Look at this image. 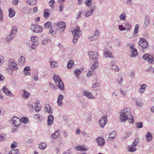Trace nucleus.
I'll return each instance as SVG.
<instances>
[{
	"mask_svg": "<svg viewBox=\"0 0 154 154\" xmlns=\"http://www.w3.org/2000/svg\"><path fill=\"white\" fill-rule=\"evenodd\" d=\"M88 54L90 58L94 60V63L91 66V68L92 69H94L97 68L98 65V63L97 59L99 58L98 54L96 51H90L89 52Z\"/></svg>",
	"mask_w": 154,
	"mask_h": 154,
	"instance_id": "nucleus-1",
	"label": "nucleus"
},
{
	"mask_svg": "<svg viewBox=\"0 0 154 154\" xmlns=\"http://www.w3.org/2000/svg\"><path fill=\"white\" fill-rule=\"evenodd\" d=\"M53 79L56 85L59 89L63 91L64 89V85L60 78L59 75H54Z\"/></svg>",
	"mask_w": 154,
	"mask_h": 154,
	"instance_id": "nucleus-2",
	"label": "nucleus"
},
{
	"mask_svg": "<svg viewBox=\"0 0 154 154\" xmlns=\"http://www.w3.org/2000/svg\"><path fill=\"white\" fill-rule=\"evenodd\" d=\"M72 32V34L74 35L73 42V43H75L78 41L80 36L82 35V31L80 30L79 27L76 26L75 29H74Z\"/></svg>",
	"mask_w": 154,
	"mask_h": 154,
	"instance_id": "nucleus-3",
	"label": "nucleus"
},
{
	"mask_svg": "<svg viewBox=\"0 0 154 154\" xmlns=\"http://www.w3.org/2000/svg\"><path fill=\"white\" fill-rule=\"evenodd\" d=\"M17 31V28L16 26L13 27L9 35L7 37L6 40L7 42H9L13 39L15 37V35Z\"/></svg>",
	"mask_w": 154,
	"mask_h": 154,
	"instance_id": "nucleus-4",
	"label": "nucleus"
},
{
	"mask_svg": "<svg viewBox=\"0 0 154 154\" xmlns=\"http://www.w3.org/2000/svg\"><path fill=\"white\" fill-rule=\"evenodd\" d=\"M30 29L34 32L41 33L43 30V27L37 24H33L30 27Z\"/></svg>",
	"mask_w": 154,
	"mask_h": 154,
	"instance_id": "nucleus-5",
	"label": "nucleus"
},
{
	"mask_svg": "<svg viewBox=\"0 0 154 154\" xmlns=\"http://www.w3.org/2000/svg\"><path fill=\"white\" fill-rule=\"evenodd\" d=\"M11 123L14 127H17L21 124V121L20 119L14 116L11 118Z\"/></svg>",
	"mask_w": 154,
	"mask_h": 154,
	"instance_id": "nucleus-6",
	"label": "nucleus"
},
{
	"mask_svg": "<svg viewBox=\"0 0 154 154\" xmlns=\"http://www.w3.org/2000/svg\"><path fill=\"white\" fill-rule=\"evenodd\" d=\"M8 66L9 67L12 68V69H18L17 65L15 63V61L13 59H10L9 60Z\"/></svg>",
	"mask_w": 154,
	"mask_h": 154,
	"instance_id": "nucleus-7",
	"label": "nucleus"
},
{
	"mask_svg": "<svg viewBox=\"0 0 154 154\" xmlns=\"http://www.w3.org/2000/svg\"><path fill=\"white\" fill-rule=\"evenodd\" d=\"M109 67L110 68L116 71H119V68L116 64L115 62L112 61L109 63Z\"/></svg>",
	"mask_w": 154,
	"mask_h": 154,
	"instance_id": "nucleus-8",
	"label": "nucleus"
},
{
	"mask_svg": "<svg viewBox=\"0 0 154 154\" xmlns=\"http://www.w3.org/2000/svg\"><path fill=\"white\" fill-rule=\"evenodd\" d=\"M116 133L115 131H113L109 135L108 138L107 140L109 143H110L111 142L113 141L116 137Z\"/></svg>",
	"mask_w": 154,
	"mask_h": 154,
	"instance_id": "nucleus-9",
	"label": "nucleus"
},
{
	"mask_svg": "<svg viewBox=\"0 0 154 154\" xmlns=\"http://www.w3.org/2000/svg\"><path fill=\"white\" fill-rule=\"evenodd\" d=\"M2 90L5 93L6 95L11 97H13L14 96V95L5 86H4L3 87Z\"/></svg>",
	"mask_w": 154,
	"mask_h": 154,
	"instance_id": "nucleus-10",
	"label": "nucleus"
},
{
	"mask_svg": "<svg viewBox=\"0 0 154 154\" xmlns=\"http://www.w3.org/2000/svg\"><path fill=\"white\" fill-rule=\"evenodd\" d=\"M121 112L124 113V115H126L128 117H130L131 115V109L129 108H124Z\"/></svg>",
	"mask_w": 154,
	"mask_h": 154,
	"instance_id": "nucleus-11",
	"label": "nucleus"
},
{
	"mask_svg": "<svg viewBox=\"0 0 154 154\" xmlns=\"http://www.w3.org/2000/svg\"><path fill=\"white\" fill-rule=\"evenodd\" d=\"M99 36V31L98 30H97L95 32L94 35L89 36L88 37L89 38H91V40H94L97 39Z\"/></svg>",
	"mask_w": 154,
	"mask_h": 154,
	"instance_id": "nucleus-12",
	"label": "nucleus"
},
{
	"mask_svg": "<svg viewBox=\"0 0 154 154\" xmlns=\"http://www.w3.org/2000/svg\"><path fill=\"white\" fill-rule=\"evenodd\" d=\"M138 44L142 48L143 52H145L146 50L149 49V45L148 44V43H140V44Z\"/></svg>",
	"mask_w": 154,
	"mask_h": 154,
	"instance_id": "nucleus-13",
	"label": "nucleus"
},
{
	"mask_svg": "<svg viewBox=\"0 0 154 154\" xmlns=\"http://www.w3.org/2000/svg\"><path fill=\"white\" fill-rule=\"evenodd\" d=\"M106 118L105 116L102 117L99 121V124L101 128H103L106 124Z\"/></svg>",
	"mask_w": 154,
	"mask_h": 154,
	"instance_id": "nucleus-14",
	"label": "nucleus"
},
{
	"mask_svg": "<svg viewBox=\"0 0 154 154\" xmlns=\"http://www.w3.org/2000/svg\"><path fill=\"white\" fill-rule=\"evenodd\" d=\"M96 141L98 145L100 146H103L105 143V141L102 137H98L96 139Z\"/></svg>",
	"mask_w": 154,
	"mask_h": 154,
	"instance_id": "nucleus-15",
	"label": "nucleus"
},
{
	"mask_svg": "<svg viewBox=\"0 0 154 154\" xmlns=\"http://www.w3.org/2000/svg\"><path fill=\"white\" fill-rule=\"evenodd\" d=\"M64 96L63 95L60 94L58 96L57 100V103L59 106H61L63 105L62 101L63 99Z\"/></svg>",
	"mask_w": 154,
	"mask_h": 154,
	"instance_id": "nucleus-16",
	"label": "nucleus"
},
{
	"mask_svg": "<svg viewBox=\"0 0 154 154\" xmlns=\"http://www.w3.org/2000/svg\"><path fill=\"white\" fill-rule=\"evenodd\" d=\"M60 134V130H56L51 135V137L53 139H56L59 136Z\"/></svg>",
	"mask_w": 154,
	"mask_h": 154,
	"instance_id": "nucleus-17",
	"label": "nucleus"
},
{
	"mask_svg": "<svg viewBox=\"0 0 154 154\" xmlns=\"http://www.w3.org/2000/svg\"><path fill=\"white\" fill-rule=\"evenodd\" d=\"M54 118L52 115H50L48 117L47 123L48 125H52L53 122Z\"/></svg>",
	"mask_w": 154,
	"mask_h": 154,
	"instance_id": "nucleus-18",
	"label": "nucleus"
},
{
	"mask_svg": "<svg viewBox=\"0 0 154 154\" xmlns=\"http://www.w3.org/2000/svg\"><path fill=\"white\" fill-rule=\"evenodd\" d=\"M84 96H86L89 99H94V97L91 93L84 91L82 92Z\"/></svg>",
	"mask_w": 154,
	"mask_h": 154,
	"instance_id": "nucleus-19",
	"label": "nucleus"
},
{
	"mask_svg": "<svg viewBox=\"0 0 154 154\" xmlns=\"http://www.w3.org/2000/svg\"><path fill=\"white\" fill-rule=\"evenodd\" d=\"M146 140L147 142H149L152 140V134L149 132H148L145 135Z\"/></svg>",
	"mask_w": 154,
	"mask_h": 154,
	"instance_id": "nucleus-20",
	"label": "nucleus"
},
{
	"mask_svg": "<svg viewBox=\"0 0 154 154\" xmlns=\"http://www.w3.org/2000/svg\"><path fill=\"white\" fill-rule=\"evenodd\" d=\"M120 119L121 121L124 122L128 119V117L126 116V115H124V113L120 112Z\"/></svg>",
	"mask_w": 154,
	"mask_h": 154,
	"instance_id": "nucleus-21",
	"label": "nucleus"
},
{
	"mask_svg": "<svg viewBox=\"0 0 154 154\" xmlns=\"http://www.w3.org/2000/svg\"><path fill=\"white\" fill-rule=\"evenodd\" d=\"M95 10V8L92 7L91 8L90 10L86 12L85 15L86 17H88L91 16L93 13L94 11Z\"/></svg>",
	"mask_w": 154,
	"mask_h": 154,
	"instance_id": "nucleus-22",
	"label": "nucleus"
},
{
	"mask_svg": "<svg viewBox=\"0 0 154 154\" xmlns=\"http://www.w3.org/2000/svg\"><path fill=\"white\" fill-rule=\"evenodd\" d=\"M134 101L135 102L136 105L139 107H141L143 104V103L141 99H137V98H134Z\"/></svg>",
	"mask_w": 154,
	"mask_h": 154,
	"instance_id": "nucleus-23",
	"label": "nucleus"
},
{
	"mask_svg": "<svg viewBox=\"0 0 154 154\" xmlns=\"http://www.w3.org/2000/svg\"><path fill=\"white\" fill-rule=\"evenodd\" d=\"M75 149L77 150L81 151H85L87 150V148L84 146H77L75 147Z\"/></svg>",
	"mask_w": 154,
	"mask_h": 154,
	"instance_id": "nucleus-24",
	"label": "nucleus"
},
{
	"mask_svg": "<svg viewBox=\"0 0 154 154\" xmlns=\"http://www.w3.org/2000/svg\"><path fill=\"white\" fill-rule=\"evenodd\" d=\"M50 14V10L49 9H45L44 11V17L45 18L49 17Z\"/></svg>",
	"mask_w": 154,
	"mask_h": 154,
	"instance_id": "nucleus-25",
	"label": "nucleus"
},
{
	"mask_svg": "<svg viewBox=\"0 0 154 154\" xmlns=\"http://www.w3.org/2000/svg\"><path fill=\"white\" fill-rule=\"evenodd\" d=\"M131 50V52L132 53L131 55V57H134L137 55V50L135 48H134Z\"/></svg>",
	"mask_w": 154,
	"mask_h": 154,
	"instance_id": "nucleus-26",
	"label": "nucleus"
},
{
	"mask_svg": "<svg viewBox=\"0 0 154 154\" xmlns=\"http://www.w3.org/2000/svg\"><path fill=\"white\" fill-rule=\"evenodd\" d=\"M51 59H50L49 60V62L51 64V67L52 68L57 67L58 66V63L56 62L51 61Z\"/></svg>",
	"mask_w": 154,
	"mask_h": 154,
	"instance_id": "nucleus-27",
	"label": "nucleus"
},
{
	"mask_svg": "<svg viewBox=\"0 0 154 154\" xmlns=\"http://www.w3.org/2000/svg\"><path fill=\"white\" fill-rule=\"evenodd\" d=\"M149 22V19L148 17H146L145 18L143 27L146 28V27L148 26Z\"/></svg>",
	"mask_w": 154,
	"mask_h": 154,
	"instance_id": "nucleus-28",
	"label": "nucleus"
},
{
	"mask_svg": "<svg viewBox=\"0 0 154 154\" xmlns=\"http://www.w3.org/2000/svg\"><path fill=\"white\" fill-rule=\"evenodd\" d=\"M25 62V58L23 56L20 57L19 59L18 64L20 65L23 64Z\"/></svg>",
	"mask_w": 154,
	"mask_h": 154,
	"instance_id": "nucleus-29",
	"label": "nucleus"
},
{
	"mask_svg": "<svg viewBox=\"0 0 154 154\" xmlns=\"http://www.w3.org/2000/svg\"><path fill=\"white\" fill-rule=\"evenodd\" d=\"M13 8H11L9 9V16L10 17H14L15 14V11L13 10Z\"/></svg>",
	"mask_w": 154,
	"mask_h": 154,
	"instance_id": "nucleus-30",
	"label": "nucleus"
},
{
	"mask_svg": "<svg viewBox=\"0 0 154 154\" xmlns=\"http://www.w3.org/2000/svg\"><path fill=\"white\" fill-rule=\"evenodd\" d=\"M74 65V62L72 60H69L67 63V67L69 69H70Z\"/></svg>",
	"mask_w": 154,
	"mask_h": 154,
	"instance_id": "nucleus-31",
	"label": "nucleus"
},
{
	"mask_svg": "<svg viewBox=\"0 0 154 154\" xmlns=\"http://www.w3.org/2000/svg\"><path fill=\"white\" fill-rule=\"evenodd\" d=\"M135 147H132V146H129L128 147L127 149L128 151L133 152L136 151V148Z\"/></svg>",
	"mask_w": 154,
	"mask_h": 154,
	"instance_id": "nucleus-32",
	"label": "nucleus"
},
{
	"mask_svg": "<svg viewBox=\"0 0 154 154\" xmlns=\"http://www.w3.org/2000/svg\"><path fill=\"white\" fill-rule=\"evenodd\" d=\"M57 25L59 27L64 29L66 27V24L63 22H60L57 23Z\"/></svg>",
	"mask_w": 154,
	"mask_h": 154,
	"instance_id": "nucleus-33",
	"label": "nucleus"
},
{
	"mask_svg": "<svg viewBox=\"0 0 154 154\" xmlns=\"http://www.w3.org/2000/svg\"><path fill=\"white\" fill-rule=\"evenodd\" d=\"M23 97L24 99H27L28 98L29 95L30 94L29 92H27L26 90H23Z\"/></svg>",
	"mask_w": 154,
	"mask_h": 154,
	"instance_id": "nucleus-34",
	"label": "nucleus"
},
{
	"mask_svg": "<svg viewBox=\"0 0 154 154\" xmlns=\"http://www.w3.org/2000/svg\"><path fill=\"white\" fill-rule=\"evenodd\" d=\"M47 144L45 142H42L39 145V148L41 149H44L47 146Z\"/></svg>",
	"mask_w": 154,
	"mask_h": 154,
	"instance_id": "nucleus-35",
	"label": "nucleus"
},
{
	"mask_svg": "<svg viewBox=\"0 0 154 154\" xmlns=\"http://www.w3.org/2000/svg\"><path fill=\"white\" fill-rule=\"evenodd\" d=\"M30 40L33 43H39V42L38 41V38L37 37L32 36Z\"/></svg>",
	"mask_w": 154,
	"mask_h": 154,
	"instance_id": "nucleus-36",
	"label": "nucleus"
},
{
	"mask_svg": "<svg viewBox=\"0 0 154 154\" xmlns=\"http://www.w3.org/2000/svg\"><path fill=\"white\" fill-rule=\"evenodd\" d=\"M37 2L36 0H29L27 1V3L30 5H35Z\"/></svg>",
	"mask_w": 154,
	"mask_h": 154,
	"instance_id": "nucleus-37",
	"label": "nucleus"
},
{
	"mask_svg": "<svg viewBox=\"0 0 154 154\" xmlns=\"http://www.w3.org/2000/svg\"><path fill=\"white\" fill-rule=\"evenodd\" d=\"M119 17L120 19L122 20H125L126 19V13H122L119 15Z\"/></svg>",
	"mask_w": 154,
	"mask_h": 154,
	"instance_id": "nucleus-38",
	"label": "nucleus"
},
{
	"mask_svg": "<svg viewBox=\"0 0 154 154\" xmlns=\"http://www.w3.org/2000/svg\"><path fill=\"white\" fill-rule=\"evenodd\" d=\"M139 24H136L134 29V35L135 36H137V31L139 29Z\"/></svg>",
	"mask_w": 154,
	"mask_h": 154,
	"instance_id": "nucleus-39",
	"label": "nucleus"
},
{
	"mask_svg": "<svg viewBox=\"0 0 154 154\" xmlns=\"http://www.w3.org/2000/svg\"><path fill=\"white\" fill-rule=\"evenodd\" d=\"M19 149H13L8 154H19Z\"/></svg>",
	"mask_w": 154,
	"mask_h": 154,
	"instance_id": "nucleus-40",
	"label": "nucleus"
},
{
	"mask_svg": "<svg viewBox=\"0 0 154 154\" xmlns=\"http://www.w3.org/2000/svg\"><path fill=\"white\" fill-rule=\"evenodd\" d=\"M106 57H108L111 58H113L114 56L112 53L110 51H106Z\"/></svg>",
	"mask_w": 154,
	"mask_h": 154,
	"instance_id": "nucleus-41",
	"label": "nucleus"
},
{
	"mask_svg": "<svg viewBox=\"0 0 154 154\" xmlns=\"http://www.w3.org/2000/svg\"><path fill=\"white\" fill-rule=\"evenodd\" d=\"M81 73L80 69H76L74 72V73L75 75L77 77V78L78 79L77 77Z\"/></svg>",
	"mask_w": 154,
	"mask_h": 154,
	"instance_id": "nucleus-42",
	"label": "nucleus"
},
{
	"mask_svg": "<svg viewBox=\"0 0 154 154\" xmlns=\"http://www.w3.org/2000/svg\"><path fill=\"white\" fill-rule=\"evenodd\" d=\"M92 2V0H85V3L86 4V6L88 7L90 6Z\"/></svg>",
	"mask_w": 154,
	"mask_h": 154,
	"instance_id": "nucleus-43",
	"label": "nucleus"
},
{
	"mask_svg": "<svg viewBox=\"0 0 154 154\" xmlns=\"http://www.w3.org/2000/svg\"><path fill=\"white\" fill-rule=\"evenodd\" d=\"M143 43H148V42L144 38H140V40L138 42V44Z\"/></svg>",
	"mask_w": 154,
	"mask_h": 154,
	"instance_id": "nucleus-44",
	"label": "nucleus"
},
{
	"mask_svg": "<svg viewBox=\"0 0 154 154\" xmlns=\"http://www.w3.org/2000/svg\"><path fill=\"white\" fill-rule=\"evenodd\" d=\"M49 33L51 34L52 35H54L56 33V32L54 31L52 28L51 26L49 27Z\"/></svg>",
	"mask_w": 154,
	"mask_h": 154,
	"instance_id": "nucleus-45",
	"label": "nucleus"
},
{
	"mask_svg": "<svg viewBox=\"0 0 154 154\" xmlns=\"http://www.w3.org/2000/svg\"><path fill=\"white\" fill-rule=\"evenodd\" d=\"M150 56L149 54H146L143 56L142 59L145 60H147L150 57Z\"/></svg>",
	"mask_w": 154,
	"mask_h": 154,
	"instance_id": "nucleus-46",
	"label": "nucleus"
},
{
	"mask_svg": "<svg viewBox=\"0 0 154 154\" xmlns=\"http://www.w3.org/2000/svg\"><path fill=\"white\" fill-rule=\"evenodd\" d=\"M49 41H50V40L46 39H43L41 41V43L43 45H45Z\"/></svg>",
	"mask_w": 154,
	"mask_h": 154,
	"instance_id": "nucleus-47",
	"label": "nucleus"
},
{
	"mask_svg": "<svg viewBox=\"0 0 154 154\" xmlns=\"http://www.w3.org/2000/svg\"><path fill=\"white\" fill-rule=\"evenodd\" d=\"M136 125V127L138 128H141L143 126V123L142 122H137Z\"/></svg>",
	"mask_w": 154,
	"mask_h": 154,
	"instance_id": "nucleus-48",
	"label": "nucleus"
},
{
	"mask_svg": "<svg viewBox=\"0 0 154 154\" xmlns=\"http://www.w3.org/2000/svg\"><path fill=\"white\" fill-rule=\"evenodd\" d=\"M16 69H12V68L9 67L7 69V71L8 72L9 74L11 75L13 73V71Z\"/></svg>",
	"mask_w": 154,
	"mask_h": 154,
	"instance_id": "nucleus-49",
	"label": "nucleus"
},
{
	"mask_svg": "<svg viewBox=\"0 0 154 154\" xmlns=\"http://www.w3.org/2000/svg\"><path fill=\"white\" fill-rule=\"evenodd\" d=\"M39 44L38 43H33L32 44H31V47L33 49H35L36 47L38 46V44Z\"/></svg>",
	"mask_w": 154,
	"mask_h": 154,
	"instance_id": "nucleus-50",
	"label": "nucleus"
},
{
	"mask_svg": "<svg viewBox=\"0 0 154 154\" xmlns=\"http://www.w3.org/2000/svg\"><path fill=\"white\" fill-rule=\"evenodd\" d=\"M139 140L138 139H135L132 144V147H135L138 143Z\"/></svg>",
	"mask_w": 154,
	"mask_h": 154,
	"instance_id": "nucleus-51",
	"label": "nucleus"
},
{
	"mask_svg": "<svg viewBox=\"0 0 154 154\" xmlns=\"http://www.w3.org/2000/svg\"><path fill=\"white\" fill-rule=\"evenodd\" d=\"M128 122L131 123H133L134 122V118L131 115L130 117H128Z\"/></svg>",
	"mask_w": 154,
	"mask_h": 154,
	"instance_id": "nucleus-52",
	"label": "nucleus"
},
{
	"mask_svg": "<svg viewBox=\"0 0 154 154\" xmlns=\"http://www.w3.org/2000/svg\"><path fill=\"white\" fill-rule=\"evenodd\" d=\"M51 23L49 21H48L46 22V23H45L44 24V27L45 28H48L51 25Z\"/></svg>",
	"mask_w": 154,
	"mask_h": 154,
	"instance_id": "nucleus-53",
	"label": "nucleus"
},
{
	"mask_svg": "<svg viewBox=\"0 0 154 154\" xmlns=\"http://www.w3.org/2000/svg\"><path fill=\"white\" fill-rule=\"evenodd\" d=\"M21 120H22V122L24 124L27 123L29 121V119H28L26 117H23L22 118V119H21Z\"/></svg>",
	"mask_w": 154,
	"mask_h": 154,
	"instance_id": "nucleus-54",
	"label": "nucleus"
},
{
	"mask_svg": "<svg viewBox=\"0 0 154 154\" xmlns=\"http://www.w3.org/2000/svg\"><path fill=\"white\" fill-rule=\"evenodd\" d=\"M125 27L127 30H130L131 28V25L128 23H127L125 24Z\"/></svg>",
	"mask_w": 154,
	"mask_h": 154,
	"instance_id": "nucleus-55",
	"label": "nucleus"
},
{
	"mask_svg": "<svg viewBox=\"0 0 154 154\" xmlns=\"http://www.w3.org/2000/svg\"><path fill=\"white\" fill-rule=\"evenodd\" d=\"M41 106H38L36 105L35 106V109L36 112H38L41 109Z\"/></svg>",
	"mask_w": 154,
	"mask_h": 154,
	"instance_id": "nucleus-56",
	"label": "nucleus"
},
{
	"mask_svg": "<svg viewBox=\"0 0 154 154\" xmlns=\"http://www.w3.org/2000/svg\"><path fill=\"white\" fill-rule=\"evenodd\" d=\"M54 0H50L49 2V3L50 5V6L52 7V8H54Z\"/></svg>",
	"mask_w": 154,
	"mask_h": 154,
	"instance_id": "nucleus-57",
	"label": "nucleus"
},
{
	"mask_svg": "<svg viewBox=\"0 0 154 154\" xmlns=\"http://www.w3.org/2000/svg\"><path fill=\"white\" fill-rule=\"evenodd\" d=\"M127 47H129L130 48L131 50L132 49L134 48V45L132 44H127Z\"/></svg>",
	"mask_w": 154,
	"mask_h": 154,
	"instance_id": "nucleus-58",
	"label": "nucleus"
},
{
	"mask_svg": "<svg viewBox=\"0 0 154 154\" xmlns=\"http://www.w3.org/2000/svg\"><path fill=\"white\" fill-rule=\"evenodd\" d=\"M17 146V142H14L11 145V147L12 148H14L16 147Z\"/></svg>",
	"mask_w": 154,
	"mask_h": 154,
	"instance_id": "nucleus-59",
	"label": "nucleus"
},
{
	"mask_svg": "<svg viewBox=\"0 0 154 154\" xmlns=\"http://www.w3.org/2000/svg\"><path fill=\"white\" fill-rule=\"evenodd\" d=\"M131 134V133L129 132H128L125 134L123 136V138L124 139L127 138L128 137H129V136Z\"/></svg>",
	"mask_w": 154,
	"mask_h": 154,
	"instance_id": "nucleus-60",
	"label": "nucleus"
},
{
	"mask_svg": "<svg viewBox=\"0 0 154 154\" xmlns=\"http://www.w3.org/2000/svg\"><path fill=\"white\" fill-rule=\"evenodd\" d=\"M119 30L121 31L125 30V28L122 25H120L119 26Z\"/></svg>",
	"mask_w": 154,
	"mask_h": 154,
	"instance_id": "nucleus-61",
	"label": "nucleus"
},
{
	"mask_svg": "<svg viewBox=\"0 0 154 154\" xmlns=\"http://www.w3.org/2000/svg\"><path fill=\"white\" fill-rule=\"evenodd\" d=\"M34 118L35 120L40 119V117L39 114H36L34 115Z\"/></svg>",
	"mask_w": 154,
	"mask_h": 154,
	"instance_id": "nucleus-62",
	"label": "nucleus"
},
{
	"mask_svg": "<svg viewBox=\"0 0 154 154\" xmlns=\"http://www.w3.org/2000/svg\"><path fill=\"white\" fill-rule=\"evenodd\" d=\"M99 85V83L97 82L95 83L92 86V87L93 88H95L97 87Z\"/></svg>",
	"mask_w": 154,
	"mask_h": 154,
	"instance_id": "nucleus-63",
	"label": "nucleus"
},
{
	"mask_svg": "<svg viewBox=\"0 0 154 154\" xmlns=\"http://www.w3.org/2000/svg\"><path fill=\"white\" fill-rule=\"evenodd\" d=\"M153 56H151V57H150L149 59H148L147 61L149 63H152V62L153 61V60L152 59Z\"/></svg>",
	"mask_w": 154,
	"mask_h": 154,
	"instance_id": "nucleus-64",
	"label": "nucleus"
}]
</instances>
